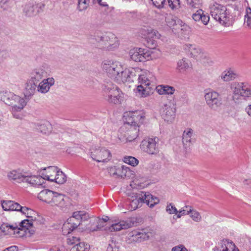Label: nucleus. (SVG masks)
I'll list each match as a JSON object with an SVG mask.
<instances>
[{
	"label": "nucleus",
	"instance_id": "obj_7",
	"mask_svg": "<svg viewBox=\"0 0 251 251\" xmlns=\"http://www.w3.org/2000/svg\"><path fill=\"white\" fill-rule=\"evenodd\" d=\"M139 131V126L125 124L119 130L118 139L124 143L132 142L138 136Z\"/></svg>",
	"mask_w": 251,
	"mask_h": 251
},
{
	"label": "nucleus",
	"instance_id": "obj_28",
	"mask_svg": "<svg viewBox=\"0 0 251 251\" xmlns=\"http://www.w3.org/2000/svg\"><path fill=\"white\" fill-rule=\"evenodd\" d=\"M46 74L45 66L38 67L32 70L30 80L37 84Z\"/></svg>",
	"mask_w": 251,
	"mask_h": 251
},
{
	"label": "nucleus",
	"instance_id": "obj_38",
	"mask_svg": "<svg viewBox=\"0 0 251 251\" xmlns=\"http://www.w3.org/2000/svg\"><path fill=\"white\" fill-rule=\"evenodd\" d=\"M238 75L235 71L231 69L225 70L221 75V78L225 82H228L235 79Z\"/></svg>",
	"mask_w": 251,
	"mask_h": 251
},
{
	"label": "nucleus",
	"instance_id": "obj_23",
	"mask_svg": "<svg viewBox=\"0 0 251 251\" xmlns=\"http://www.w3.org/2000/svg\"><path fill=\"white\" fill-rule=\"evenodd\" d=\"M69 245L73 246L70 249V251H89L90 246L84 242H79V239L77 237H72L68 240Z\"/></svg>",
	"mask_w": 251,
	"mask_h": 251
},
{
	"label": "nucleus",
	"instance_id": "obj_64",
	"mask_svg": "<svg viewBox=\"0 0 251 251\" xmlns=\"http://www.w3.org/2000/svg\"><path fill=\"white\" fill-rule=\"evenodd\" d=\"M100 220H103V223H102V225H103V226H104V224L107 221V220L106 219H100Z\"/></svg>",
	"mask_w": 251,
	"mask_h": 251
},
{
	"label": "nucleus",
	"instance_id": "obj_59",
	"mask_svg": "<svg viewBox=\"0 0 251 251\" xmlns=\"http://www.w3.org/2000/svg\"><path fill=\"white\" fill-rule=\"evenodd\" d=\"M138 235L139 236L141 241L142 240L148 239L150 237V235L148 233H146L145 231H139Z\"/></svg>",
	"mask_w": 251,
	"mask_h": 251
},
{
	"label": "nucleus",
	"instance_id": "obj_19",
	"mask_svg": "<svg viewBox=\"0 0 251 251\" xmlns=\"http://www.w3.org/2000/svg\"><path fill=\"white\" fill-rule=\"evenodd\" d=\"M126 123L129 125H136L143 122L144 114L142 111H128L125 114Z\"/></svg>",
	"mask_w": 251,
	"mask_h": 251
},
{
	"label": "nucleus",
	"instance_id": "obj_26",
	"mask_svg": "<svg viewBox=\"0 0 251 251\" xmlns=\"http://www.w3.org/2000/svg\"><path fill=\"white\" fill-rule=\"evenodd\" d=\"M192 17L196 22L202 24L204 25H207L210 21V17L208 14L201 9L198 10L194 13Z\"/></svg>",
	"mask_w": 251,
	"mask_h": 251
},
{
	"label": "nucleus",
	"instance_id": "obj_24",
	"mask_svg": "<svg viewBox=\"0 0 251 251\" xmlns=\"http://www.w3.org/2000/svg\"><path fill=\"white\" fill-rule=\"evenodd\" d=\"M55 79L52 77L44 78L37 86V91L41 94H45L49 92L50 88L55 84Z\"/></svg>",
	"mask_w": 251,
	"mask_h": 251
},
{
	"label": "nucleus",
	"instance_id": "obj_22",
	"mask_svg": "<svg viewBox=\"0 0 251 251\" xmlns=\"http://www.w3.org/2000/svg\"><path fill=\"white\" fill-rule=\"evenodd\" d=\"M0 230L4 234L9 236L19 237L20 227L16 224H10L7 223H3L0 226Z\"/></svg>",
	"mask_w": 251,
	"mask_h": 251
},
{
	"label": "nucleus",
	"instance_id": "obj_48",
	"mask_svg": "<svg viewBox=\"0 0 251 251\" xmlns=\"http://www.w3.org/2000/svg\"><path fill=\"white\" fill-rule=\"evenodd\" d=\"M191 206L192 205H185L183 207L180 208L179 210L177 211L176 218L180 219L182 216L189 215Z\"/></svg>",
	"mask_w": 251,
	"mask_h": 251
},
{
	"label": "nucleus",
	"instance_id": "obj_50",
	"mask_svg": "<svg viewBox=\"0 0 251 251\" xmlns=\"http://www.w3.org/2000/svg\"><path fill=\"white\" fill-rule=\"evenodd\" d=\"M77 9L79 11H83L87 9L89 5L90 0H77Z\"/></svg>",
	"mask_w": 251,
	"mask_h": 251
},
{
	"label": "nucleus",
	"instance_id": "obj_62",
	"mask_svg": "<svg viewBox=\"0 0 251 251\" xmlns=\"http://www.w3.org/2000/svg\"><path fill=\"white\" fill-rule=\"evenodd\" d=\"M3 251H18V248L16 246H13L5 249Z\"/></svg>",
	"mask_w": 251,
	"mask_h": 251
},
{
	"label": "nucleus",
	"instance_id": "obj_2",
	"mask_svg": "<svg viewBox=\"0 0 251 251\" xmlns=\"http://www.w3.org/2000/svg\"><path fill=\"white\" fill-rule=\"evenodd\" d=\"M209 8L210 15L215 21L225 26L232 25V18L225 6L213 1L210 4Z\"/></svg>",
	"mask_w": 251,
	"mask_h": 251
},
{
	"label": "nucleus",
	"instance_id": "obj_63",
	"mask_svg": "<svg viewBox=\"0 0 251 251\" xmlns=\"http://www.w3.org/2000/svg\"><path fill=\"white\" fill-rule=\"evenodd\" d=\"M112 248H113L112 244L109 245V246L108 247V251H110V250H111L112 249Z\"/></svg>",
	"mask_w": 251,
	"mask_h": 251
},
{
	"label": "nucleus",
	"instance_id": "obj_8",
	"mask_svg": "<svg viewBox=\"0 0 251 251\" xmlns=\"http://www.w3.org/2000/svg\"><path fill=\"white\" fill-rule=\"evenodd\" d=\"M3 100L11 107V110L13 114L21 111L27 104L25 98L11 92L5 93Z\"/></svg>",
	"mask_w": 251,
	"mask_h": 251
},
{
	"label": "nucleus",
	"instance_id": "obj_13",
	"mask_svg": "<svg viewBox=\"0 0 251 251\" xmlns=\"http://www.w3.org/2000/svg\"><path fill=\"white\" fill-rule=\"evenodd\" d=\"M186 53H189L190 56L203 64L212 62L208 57L206 53L201 48L195 45L186 44L183 47Z\"/></svg>",
	"mask_w": 251,
	"mask_h": 251
},
{
	"label": "nucleus",
	"instance_id": "obj_35",
	"mask_svg": "<svg viewBox=\"0 0 251 251\" xmlns=\"http://www.w3.org/2000/svg\"><path fill=\"white\" fill-rule=\"evenodd\" d=\"M40 5L37 4H26L24 8V12L28 16L36 15L41 11Z\"/></svg>",
	"mask_w": 251,
	"mask_h": 251
},
{
	"label": "nucleus",
	"instance_id": "obj_6",
	"mask_svg": "<svg viewBox=\"0 0 251 251\" xmlns=\"http://www.w3.org/2000/svg\"><path fill=\"white\" fill-rule=\"evenodd\" d=\"M38 198L40 201L53 207L61 206L64 204V197L63 195L49 189L41 191L38 194Z\"/></svg>",
	"mask_w": 251,
	"mask_h": 251
},
{
	"label": "nucleus",
	"instance_id": "obj_9",
	"mask_svg": "<svg viewBox=\"0 0 251 251\" xmlns=\"http://www.w3.org/2000/svg\"><path fill=\"white\" fill-rule=\"evenodd\" d=\"M107 100L111 104H119L125 100V94L115 85L107 83L103 88Z\"/></svg>",
	"mask_w": 251,
	"mask_h": 251
},
{
	"label": "nucleus",
	"instance_id": "obj_3",
	"mask_svg": "<svg viewBox=\"0 0 251 251\" xmlns=\"http://www.w3.org/2000/svg\"><path fill=\"white\" fill-rule=\"evenodd\" d=\"M158 197L152 195L148 192H141L131 196V201L129 209L133 211L141 206L143 203H146L149 207H153L159 203Z\"/></svg>",
	"mask_w": 251,
	"mask_h": 251
},
{
	"label": "nucleus",
	"instance_id": "obj_11",
	"mask_svg": "<svg viewBox=\"0 0 251 251\" xmlns=\"http://www.w3.org/2000/svg\"><path fill=\"white\" fill-rule=\"evenodd\" d=\"M176 113V104L170 100L160 108L159 113L163 120L167 124H172L175 119Z\"/></svg>",
	"mask_w": 251,
	"mask_h": 251
},
{
	"label": "nucleus",
	"instance_id": "obj_41",
	"mask_svg": "<svg viewBox=\"0 0 251 251\" xmlns=\"http://www.w3.org/2000/svg\"><path fill=\"white\" fill-rule=\"evenodd\" d=\"M36 83L29 80L25 84L23 94L25 98H29L35 93Z\"/></svg>",
	"mask_w": 251,
	"mask_h": 251
},
{
	"label": "nucleus",
	"instance_id": "obj_43",
	"mask_svg": "<svg viewBox=\"0 0 251 251\" xmlns=\"http://www.w3.org/2000/svg\"><path fill=\"white\" fill-rule=\"evenodd\" d=\"M122 161L125 164L132 167H136L139 163V161L137 158L130 155H126L124 156L122 158Z\"/></svg>",
	"mask_w": 251,
	"mask_h": 251
},
{
	"label": "nucleus",
	"instance_id": "obj_1",
	"mask_svg": "<svg viewBox=\"0 0 251 251\" xmlns=\"http://www.w3.org/2000/svg\"><path fill=\"white\" fill-rule=\"evenodd\" d=\"M7 178L11 182L25 183L31 186L41 185V178L26 169L18 168L9 170L7 173Z\"/></svg>",
	"mask_w": 251,
	"mask_h": 251
},
{
	"label": "nucleus",
	"instance_id": "obj_4",
	"mask_svg": "<svg viewBox=\"0 0 251 251\" xmlns=\"http://www.w3.org/2000/svg\"><path fill=\"white\" fill-rule=\"evenodd\" d=\"M39 177L41 178L42 185L43 180L58 184H63L66 182L67 178L65 174L58 168L55 166H49L41 168L39 170Z\"/></svg>",
	"mask_w": 251,
	"mask_h": 251
},
{
	"label": "nucleus",
	"instance_id": "obj_61",
	"mask_svg": "<svg viewBox=\"0 0 251 251\" xmlns=\"http://www.w3.org/2000/svg\"><path fill=\"white\" fill-rule=\"evenodd\" d=\"M99 4L102 7H108L107 2L105 0H96Z\"/></svg>",
	"mask_w": 251,
	"mask_h": 251
},
{
	"label": "nucleus",
	"instance_id": "obj_46",
	"mask_svg": "<svg viewBox=\"0 0 251 251\" xmlns=\"http://www.w3.org/2000/svg\"><path fill=\"white\" fill-rule=\"evenodd\" d=\"M244 25L245 27L251 28V8L247 7L245 10Z\"/></svg>",
	"mask_w": 251,
	"mask_h": 251
},
{
	"label": "nucleus",
	"instance_id": "obj_42",
	"mask_svg": "<svg viewBox=\"0 0 251 251\" xmlns=\"http://www.w3.org/2000/svg\"><path fill=\"white\" fill-rule=\"evenodd\" d=\"M69 218H73L74 222H78L80 224V220H86L89 218V215L84 211H75Z\"/></svg>",
	"mask_w": 251,
	"mask_h": 251
},
{
	"label": "nucleus",
	"instance_id": "obj_33",
	"mask_svg": "<svg viewBox=\"0 0 251 251\" xmlns=\"http://www.w3.org/2000/svg\"><path fill=\"white\" fill-rule=\"evenodd\" d=\"M79 225L78 222L73 221V218H68L63 225L62 227L63 234L68 235L71 233Z\"/></svg>",
	"mask_w": 251,
	"mask_h": 251
},
{
	"label": "nucleus",
	"instance_id": "obj_32",
	"mask_svg": "<svg viewBox=\"0 0 251 251\" xmlns=\"http://www.w3.org/2000/svg\"><path fill=\"white\" fill-rule=\"evenodd\" d=\"M153 78V75L151 73L145 71L139 75L138 81L140 85L148 87L151 85Z\"/></svg>",
	"mask_w": 251,
	"mask_h": 251
},
{
	"label": "nucleus",
	"instance_id": "obj_58",
	"mask_svg": "<svg viewBox=\"0 0 251 251\" xmlns=\"http://www.w3.org/2000/svg\"><path fill=\"white\" fill-rule=\"evenodd\" d=\"M187 3L192 7H196L201 2V0H187Z\"/></svg>",
	"mask_w": 251,
	"mask_h": 251
},
{
	"label": "nucleus",
	"instance_id": "obj_5",
	"mask_svg": "<svg viewBox=\"0 0 251 251\" xmlns=\"http://www.w3.org/2000/svg\"><path fill=\"white\" fill-rule=\"evenodd\" d=\"M233 100L236 102L251 98V87L246 82L235 81L230 85Z\"/></svg>",
	"mask_w": 251,
	"mask_h": 251
},
{
	"label": "nucleus",
	"instance_id": "obj_60",
	"mask_svg": "<svg viewBox=\"0 0 251 251\" xmlns=\"http://www.w3.org/2000/svg\"><path fill=\"white\" fill-rule=\"evenodd\" d=\"M245 110L247 114L251 118V104L247 105L245 108Z\"/></svg>",
	"mask_w": 251,
	"mask_h": 251
},
{
	"label": "nucleus",
	"instance_id": "obj_37",
	"mask_svg": "<svg viewBox=\"0 0 251 251\" xmlns=\"http://www.w3.org/2000/svg\"><path fill=\"white\" fill-rule=\"evenodd\" d=\"M155 90L159 95H172L175 93V88L167 85H159L156 86Z\"/></svg>",
	"mask_w": 251,
	"mask_h": 251
},
{
	"label": "nucleus",
	"instance_id": "obj_15",
	"mask_svg": "<svg viewBox=\"0 0 251 251\" xmlns=\"http://www.w3.org/2000/svg\"><path fill=\"white\" fill-rule=\"evenodd\" d=\"M140 148L150 155H156L159 152V139L157 137L147 138L141 142Z\"/></svg>",
	"mask_w": 251,
	"mask_h": 251
},
{
	"label": "nucleus",
	"instance_id": "obj_30",
	"mask_svg": "<svg viewBox=\"0 0 251 251\" xmlns=\"http://www.w3.org/2000/svg\"><path fill=\"white\" fill-rule=\"evenodd\" d=\"M195 141L194 130L191 128L185 129L182 134V143L186 147L191 146Z\"/></svg>",
	"mask_w": 251,
	"mask_h": 251
},
{
	"label": "nucleus",
	"instance_id": "obj_16",
	"mask_svg": "<svg viewBox=\"0 0 251 251\" xmlns=\"http://www.w3.org/2000/svg\"><path fill=\"white\" fill-rule=\"evenodd\" d=\"M102 66L108 76L114 80L122 71V68L123 67L119 62L112 60H104Z\"/></svg>",
	"mask_w": 251,
	"mask_h": 251
},
{
	"label": "nucleus",
	"instance_id": "obj_40",
	"mask_svg": "<svg viewBox=\"0 0 251 251\" xmlns=\"http://www.w3.org/2000/svg\"><path fill=\"white\" fill-rule=\"evenodd\" d=\"M182 22L179 20H176L174 16L171 14H167L165 17V23L164 26L171 29L177 28V25Z\"/></svg>",
	"mask_w": 251,
	"mask_h": 251
},
{
	"label": "nucleus",
	"instance_id": "obj_14",
	"mask_svg": "<svg viewBox=\"0 0 251 251\" xmlns=\"http://www.w3.org/2000/svg\"><path fill=\"white\" fill-rule=\"evenodd\" d=\"M108 172L111 176L121 178H130L135 175V172L130 168L121 164H116L108 168Z\"/></svg>",
	"mask_w": 251,
	"mask_h": 251
},
{
	"label": "nucleus",
	"instance_id": "obj_34",
	"mask_svg": "<svg viewBox=\"0 0 251 251\" xmlns=\"http://www.w3.org/2000/svg\"><path fill=\"white\" fill-rule=\"evenodd\" d=\"M219 251H240L235 244L228 240H223L218 248Z\"/></svg>",
	"mask_w": 251,
	"mask_h": 251
},
{
	"label": "nucleus",
	"instance_id": "obj_25",
	"mask_svg": "<svg viewBox=\"0 0 251 251\" xmlns=\"http://www.w3.org/2000/svg\"><path fill=\"white\" fill-rule=\"evenodd\" d=\"M102 223L103 220H100L97 218H93L86 225L84 230L88 232L100 230L103 227V225H101Z\"/></svg>",
	"mask_w": 251,
	"mask_h": 251
},
{
	"label": "nucleus",
	"instance_id": "obj_18",
	"mask_svg": "<svg viewBox=\"0 0 251 251\" xmlns=\"http://www.w3.org/2000/svg\"><path fill=\"white\" fill-rule=\"evenodd\" d=\"M204 99L208 107L214 110H217L222 104L220 94L215 91L206 92L204 94Z\"/></svg>",
	"mask_w": 251,
	"mask_h": 251
},
{
	"label": "nucleus",
	"instance_id": "obj_17",
	"mask_svg": "<svg viewBox=\"0 0 251 251\" xmlns=\"http://www.w3.org/2000/svg\"><path fill=\"white\" fill-rule=\"evenodd\" d=\"M18 212L28 221H35L36 224H43L45 222L44 219L38 212L29 207L20 205Z\"/></svg>",
	"mask_w": 251,
	"mask_h": 251
},
{
	"label": "nucleus",
	"instance_id": "obj_10",
	"mask_svg": "<svg viewBox=\"0 0 251 251\" xmlns=\"http://www.w3.org/2000/svg\"><path fill=\"white\" fill-rule=\"evenodd\" d=\"M92 159L99 163H107L112 158L110 151L105 147L97 146L92 148L90 151Z\"/></svg>",
	"mask_w": 251,
	"mask_h": 251
},
{
	"label": "nucleus",
	"instance_id": "obj_57",
	"mask_svg": "<svg viewBox=\"0 0 251 251\" xmlns=\"http://www.w3.org/2000/svg\"><path fill=\"white\" fill-rule=\"evenodd\" d=\"M152 3L157 8H161L165 3V0H151Z\"/></svg>",
	"mask_w": 251,
	"mask_h": 251
},
{
	"label": "nucleus",
	"instance_id": "obj_55",
	"mask_svg": "<svg viewBox=\"0 0 251 251\" xmlns=\"http://www.w3.org/2000/svg\"><path fill=\"white\" fill-rule=\"evenodd\" d=\"M169 7L172 9L177 8L180 5V0H168Z\"/></svg>",
	"mask_w": 251,
	"mask_h": 251
},
{
	"label": "nucleus",
	"instance_id": "obj_47",
	"mask_svg": "<svg viewBox=\"0 0 251 251\" xmlns=\"http://www.w3.org/2000/svg\"><path fill=\"white\" fill-rule=\"evenodd\" d=\"M150 89L149 87H147L145 86L139 85L137 87L136 93L137 95L142 98H146L150 95L148 90Z\"/></svg>",
	"mask_w": 251,
	"mask_h": 251
},
{
	"label": "nucleus",
	"instance_id": "obj_49",
	"mask_svg": "<svg viewBox=\"0 0 251 251\" xmlns=\"http://www.w3.org/2000/svg\"><path fill=\"white\" fill-rule=\"evenodd\" d=\"M166 211L170 215L175 214L176 217L177 216V209L173 203L170 202L167 204L165 208Z\"/></svg>",
	"mask_w": 251,
	"mask_h": 251
},
{
	"label": "nucleus",
	"instance_id": "obj_56",
	"mask_svg": "<svg viewBox=\"0 0 251 251\" xmlns=\"http://www.w3.org/2000/svg\"><path fill=\"white\" fill-rule=\"evenodd\" d=\"M171 251H188V250L182 244H179L174 247Z\"/></svg>",
	"mask_w": 251,
	"mask_h": 251
},
{
	"label": "nucleus",
	"instance_id": "obj_45",
	"mask_svg": "<svg viewBox=\"0 0 251 251\" xmlns=\"http://www.w3.org/2000/svg\"><path fill=\"white\" fill-rule=\"evenodd\" d=\"M35 233V231L32 228H21L20 227L19 238L31 237Z\"/></svg>",
	"mask_w": 251,
	"mask_h": 251
},
{
	"label": "nucleus",
	"instance_id": "obj_12",
	"mask_svg": "<svg viewBox=\"0 0 251 251\" xmlns=\"http://www.w3.org/2000/svg\"><path fill=\"white\" fill-rule=\"evenodd\" d=\"M98 47L105 50H113L119 46V42L115 35L108 33L98 39Z\"/></svg>",
	"mask_w": 251,
	"mask_h": 251
},
{
	"label": "nucleus",
	"instance_id": "obj_52",
	"mask_svg": "<svg viewBox=\"0 0 251 251\" xmlns=\"http://www.w3.org/2000/svg\"><path fill=\"white\" fill-rule=\"evenodd\" d=\"M34 224H35V221H28V219H25L20 223L19 226L21 228H26L32 227Z\"/></svg>",
	"mask_w": 251,
	"mask_h": 251
},
{
	"label": "nucleus",
	"instance_id": "obj_51",
	"mask_svg": "<svg viewBox=\"0 0 251 251\" xmlns=\"http://www.w3.org/2000/svg\"><path fill=\"white\" fill-rule=\"evenodd\" d=\"M51 125L48 122H44L39 126V129L41 131L44 133H48L51 130Z\"/></svg>",
	"mask_w": 251,
	"mask_h": 251
},
{
	"label": "nucleus",
	"instance_id": "obj_31",
	"mask_svg": "<svg viewBox=\"0 0 251 251\" xmlns=\"http://www.w3.org/2000/svg\"><path fill=\"white\" fill-rule=\"evenodd\" d=\"M132 177L133 179L130 186L133 189H142L149 185V182L145 177L140 176H135V175Z\"/></svg>",
	"mask_w": 251,
	"mask_h": 251
},
{
	"label": "nucleus",
	"instance_id": "obj_29",
	"mask_svg": "<svg viewBox=\"0 0 251 251\" xmlns=\"http://www.w3.org/2000/svg\"><path fill=\"white\" fill-rule=\"evenodd\" d=\"M0 203L2 210L4 211L18 212L21 205L18 202L11 200H1Z\"/></svg>",
	"mask_w": 251,
	"mask_h": 251
},
{
	"label": "nucleus",
	"instance_id": "obj_36",
	"mask_svg": "<svg viewBox=\"0 0 251 251\" xmlns=\"http://www.w3.org/2000/svg\"><path fill=\"white\" fill-rule=\"evenodd\" d=\"M131 226V224L127 221H115L109 227L110 231H117L122 229H127Z\"/></svg>",
	"mask_w": 251,
	"mask_h": 251
},
{
	"label": "nucleus",
	"instance_id": "obj_54",
	"mask_svg": "<svg viewBox=\"0 0 251 251\" xmlns=\"http://www.w3.org/2000/svg\"><path fill=\"white\" fill-rule=\"evenodd\" d=\"M159 34L156 30H155L154 29H151L148 31L146 38L148 42H149V40H151V38H153L154 37H159Z\"/></svg>",
	"mask_w": 251,
	"mask_h": 251
},
{
	"label": "nucleus",
	"instance_id": "obj_21",
	"mask_svg": "<svg viewBox=\"0 0 251 251\" xmlns=\"http://www.w3.org/2000/svg\"><path fill=\"white\" fill-rule=\"evenodd\" d=\"M135 75L133 68H122V71L118 74L114 81L120 83L130 82L133 81Z\"/></svg>",
	"mask_w": 251,
	"mask_h": 251
},
{
	"label": "nucleus",
	"instance_id": "obj_39",
	"mask_svg": "<svg viewBox=\"0 0 251 251\" xmlns=\"http://www.w3.org/2000/svg\"><path fill=\"white\" fill-rule=\"evenodd\" d=\"M161 50L158 48L146 49V61L157 59L161 56Z\"/></svg>",
	"mask_w": 251,
	"mask_h": 251
},
{
	"label": "nucleus",
	"instance_id": "obj_20",
	"mask_svg": "<svg viewBox=\"0 0 251 251\" xmlns=\"http://www.w3.org/2000/svg\"><path fill=\"white\" fill-rule=\"evenodd\" d=\"M130 59L135 62H145L146 61V49L134 48L129 51Z\"/></svg>",
	"mask_w": 251,
	"mask_h": 251
},
{
	"label": "nucleus",
	"instance_id": "obj_53",
	"mask_svg": "<svg viewBox=\"0 0 251 251\" xmlns=\"http://www.w3.org/2000/svg\"><path fill=\"white\" fill-rule=\"evenodd\" d=\"M139 231L134 230L129 234V239L133 242H141L139 236Z\"/></svg>",
	"mask_w": 251,
	"mask_h": 251
},
{
	"label": "nucleus",
	"instance_id": "obj_44",
	"mask_svg": "<svg viewBox=\"0 0 251 251\" xmlns=\"http://www.w3.org/2000/svg\"><path fill=\"white\" fill-rule=\"evenodd\" d=\"M189 216L195 222H200L202 220V216L200 212L195 209L192 206L190 209Z\"/></svg>",
	"mask_w": 251,
	"mask_h": 251
},
{
	"label": "nucleus",
	"instance_id": "obj_27",
	"mask_svg": "<svg viewBox=\"0 0 251 251\" xmlns=\"http://www.w3.org/2000/svg\"><path fill=\"white\" fill-rule=\"evenodd\" d=\"M192 68V62L187 58L183 57L177 62L176 69L180 73L184 74Z\"/></svg>",
	"mask_w": 251,
	"mask_h": 251
}]
</instances>
